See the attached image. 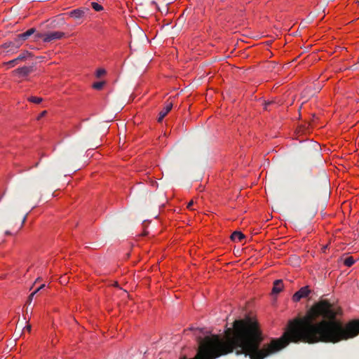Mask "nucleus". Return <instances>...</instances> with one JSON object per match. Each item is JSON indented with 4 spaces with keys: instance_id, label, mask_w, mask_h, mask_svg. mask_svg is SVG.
<instances>
[{
    "instance_id": "b1692460",
    "label": "nucleus",
    "mask_w": 359,
    "mask_h": 359,
    "mask_svg": "<svg viewBox=\"0 0 359 359\" xmlns=\"http://www.w3.org/2000/svg\"><path fill=\"white\" fill-rule=\"evenodd\" d=\"M80 168L78 165H75L73 168L74 172H76V170H79Z\"/></svg>"
},
{
    "instance_id": "2eb2a0df",
    "label": "nucleus",
    "mask_w": 359,
    "mask_h": 359,
    "mask_svg": "<svg viewBox=\"0 0 359 359\" xmlns=\"http://www.w3.org/2000/svg\"><path fill=\"white\" fill-rule=\"evenodd\" d=\"M91 6L95 11H100L103 9V7L96 2H91Z\"/></svg>"
},
{
    "instance_id": "6ab92c4d",
    "label": "nucleus",
    "mask_w": 359,
    "mask_h": 359,
    "mask_svg": "<svg viewBox=\"0 0 359 359\" xmlns=\"http://www.w3.org/2000/svg\"><path fill=\"white\" fill-rule=\"evenodd\" d=\"M21 203H21V201H16V202L15 203V204L13 205V208H14L15 210L18 209V208H19V207L20 206Z\"/></svg>"
},
{
    "instance_id": "f8f14e48",
    "label": "nucleus",
    "mask_w": 359,
    "mask_h": 359,
    "mask_svg": "<svg viewBox=\"0 0 359 359\" xmlns=\"http://www.w3.org/2000/svg\"><path fill=\"white\" fill-rule=\"evenodd\" d=\"M29 102H33V103H35V104H39L42 102L43 99L41 97H34V96H32V97H28L27 99Z\"/></svg>"
},
{
    "instance_id": "6e6552de",
    "label": "nucleus",
    "mask_w": 359,
    "mask_h": 359,
    "mask_svg": "<svg viewBox=\"0 0 359 359\" xmlns=\"http://www.w3.org/2000/svg\"><path fill=\"white\" fill-rule=\"evenodd\" d=\"M244 238L245 235L241 231H234L231 236V239L233 241H241Z\"/></svg>"
},
{
    "instance_id": "393cba45",
    "label": "nucleus",
    "mask_w": 359,
    "mask_h": 359,
    "mask_svg": "<svg viewBox=\"0 0 359 359\" xmlns=\"http://www.w3.org/2000/svg\"><path fill=\"white\" fill-rule=\"evenodd\" d=\"M25 329H27L29 332L31 331L32 327L30 325H28L25 327Z\"/></svg>"
},
{
    "instance_id": "7ed1b4c3",
    "label": "nucleus",
    "mask_w": 359,
    "mask_h": 359,
    "mask_svg": "<svg viewBox=\"0 0 359 359\" xmlns=\"http://www.w3.org/2000/svg\"><path fill=\"white\" fill-rule=\"evenodd\" d=\"M35 70V63H32L29 66H23L15 69L13 72V74L18 75L19 76H26Z\"/></svg>"
},
{
    "instance_id": "423d86ee",
    "label": "nucleus",
    "mask_w": 359,
    "mask_h": 359,
    "mask_svg": "<svg viewBox=\"0 0 359 359\" xmlns=\"http://www.w3.org/2000/svg\"><path fill=\"white\" fill-rule=\"evenodd\" d=\"M172 103L170 102L168 103L163 109L159 112L158 121L161 122L164 117L168 114V113L172 109Z\"/></svg>"
},
{
    "instance_id": "20e7f679",
    "label": "nucleus",
    "mask_w": 359,
    "mask_h": 359,
    "mask_svg": "<svg viewBox=\"0 0 359 359\" xmlns=\"http://www.w3.org/2000/svg\"><path fill=\"white\" fill-rule=\"evenodd\" d=\"M310 293L311 290H309V286L303 287L293 294L292 300L297 302L301 299L306 297Z\"/></svg>"
},
{
    "instance_id": "4468645a",
    "label": "nucleus",
    "mask_w": 359,
    "mask_h": 359,
    "mask_svg": "<svg viewBox=\"0 0 359 359\" xmlns=\"http://www.w3.org/2000/svg\"><path fill=\"white\" fill-rule=\"evenodd\" d=\"M104 84H105L104 81L96 82L93 84V88L95 90H101L103 88V86H104Z\"/></svg>"
},
{
    "instance_id": "f3484780",
    "label": "nucleus",
    "mask_w": 359,
    "mask_h": 359,
    "mask_svg": "<svg viewBox=\"0 0 359 359\" xmlns=\"http://www.w3.org/2000/svg\"><path fill=\"white\" fill-rule=\"evenodd\" d=\"M106 73L105 70L103 69H99L96 72L97 77H100L103 76Z\"/></svg>"
},
{
    "instance_id": "a211bd4d",
    "label": "nucleus",
    "mask_w": 359,
    "mask_h": 359,
    "mask_svg": "<svg viewBox=\"0 0 359 359\" xmlns=\"http://www.w3.org/2000/svg\"><path fill=\"white\" fill-rule=\"evenodd\" d=\"M34 295L35 294H34L32 292L29 295L27 301V304H31Z\"/></svg>"
},
{
    "instance_id": "4be33fe9",
    "label": "nucleus",
    "mask_w": 359,
    "mask_h": 359,
    "mask_svg": "<svg viewBox=\"0 0 359 359\" xmlns=\"http://www.w3.org/2000/svg\"><path fill=\"white\" fill-rule=\"evenodd\" d=\"M72 158L73 162H74L76 161V156L75 153L72 152Z\"/></svg>"
},
{
    "instance_id": "7c9ffc66",
    "label": "nucleus",
    "mask_w": 359,
    "mask_h": 359,
    "mask_svg": "<svg viewBox=\"0 0 359 359\" xmlns=\"http://www.w3.org/2000/svg\"><path fill=\"white\" fill-rule=\"evenodd\" d=\"M39 280H40V278H36L35 283H36L37 281H39Z\"/></svg>"
},
{
    "instance_id": "dca6fc26",
    "label": "nucleus",
    "mask_w": 359,
    "mask_h": 359,
    "mask_svg": "<svg viewBox=\"0 0 359 359\" xmlns=\"http://www.w3.org/2000/svg\"><path fill=\"white\" fill-rule=\"evenodd\" d=\"M276 104L274 101L264 102V109L265 110H270V107L271 105Z\"/></svg>"
},
{
    "instance_id": "f257e3e1",
    "label": "nucleus",
    "mask_w": 359,
    "mask_h": 359,
    "mask_svg": "<svg viewBox=\"0 0 359 359\" xmlns=\"http://www.w3.org/2000/svg\"><path fill=\"white\" fill-rule=\"evenodd\" d=\"M65 36V32L53 31L48 32H37L34 38L36 39H42L44 42H51L61 39Z\"/></svg>"
},
{
    "instance_id": "9b49d317",
    "label": "nucleus",
    "mask_w": 359,
    "mask_h": 359,
    "mask_svg": "<svg viewBox=\"0 0 359 359\" xmlns=\"http://www.w3.org/2000/svg\"><path fill=\"white\" fill-rule=\"evenodd\" d=\"M355 260L353 259V257H348L344 260V264L346 266H351L354 263Z\"/></svg>"
},
{
    "instance_id": "5701e85b",
    "label": "nucleus",
    "mask_w": 359,
    "mask_h": 359,
    "mask_svg": "<svg viewBox=\"0 0 359 359\" xmlns=\"http://www.w3.org/2000/svg\"><path fill=\"white\" fill-rule=\"evenodd\" d=\"M193 204H194V201H191L188 203V205H187V208H188L189 209H191V207L193 205Z\"/></svg>"
},
{
    "instance_id": "39448f33",
    "label": "nucleus",
    "mask_w": 359,
    "mask_h": 359,
    "mask_svg": "<svg viewBox=\"0 0 359 359\" xmlns=\"http://www.w3.org/2000/svg\"><path fill=\"white\" fill-rule=\"evenodd\" d=\"M35 32L36 29L34 28H31L27 30L25 32L18 34L16 36V39H18V42L21 43L22 41L27 39L28 37L35 33Z\"/></svg>"
},
{
    "instance_id": "f03ea898",
    "label": "nucleus",
    "mask_w": 359,
    "mask_h": 359,
    "mask_svg": "<svg viewBox=\"0 0 359 359\" xmlns=\"http://www.w3.org/2000/svg\"><path fill=\"white\" fill-rule=\"evenodd\" d=\"M32 57V54L28 51H24L21 53L16 58L8 61L5 65L9 67H15L21 62L27 61Z\"/></svg>"
},
{
    "instance_id": "0eeeda50",
    "label": "nucleus",
    "mask_w": 359,
    "mask_h": 359,
    "mask_svg": "<svg viewBox=\"0 0 359 359\" xmlns=\"http://www.w3.org/2000/svg\"><path fill=\"white\" fill-rule=\"evenodd\" d=\"M283 281L281 280H276L273 283V287L272 290V292L273 294L279 293L283 289Z\"/></svg>"
},
{
    "instance_id": "cd10ccee",
    "label": "nucleus",
    "mask_w": 359,
    "mask_h": 359,
    "mask_svg": "<svg viewBox=\"0 0 359 359\" xmlns=\"http://www.w3.org/2000/svg\"><path fill=\"white\" fill-rule=\"evenodd\" d=\"M26 219H27V215H25L23 217V219H22V224L25 222Z\"/></svg>"
},
{
    "instance_id": "2f4dec72",
    "label": "nucleus",
    "mask_w": 359,
    "mask_h": 359,
    "mask_svg": "<svg viewBox=\"0 0 359 359\" xmlns=\"http://www.w3.org/2000/svg\"><path fill=\"white\" fill-rule=\"evenodd\" d=\"M99 146V144H95V147L97 148Z\"/></svg>"
},
{
    "instance_id": "412c9836",
    "label": "nucleus",
    "mask_w": 359,
    "mask_h": 359,
    "mask_svg": "<svg viewBox=\"0 0 359 359\" xmlns=\"http://www.w3.org/2000/svg\"><path fill=\"white\" fill-rule=\"evenodd\" d=\"M65 15V14H62V15H60L57 16V19L55 20V21H56V20L57 21V24H59V21H60V20H64L63 16H64Z\"/></svg>"
},
{
    "instance_id": "a878e982",
    "label": "nucleus",
    "mask_w": 359,
    "mask_h": 359,
    "mask_svg": "<svg viewBox=\"0 0 359 359\" xmlns=\"http://www.w3.org/2000/svg\"><path fill=\"white\" fill-rule=\"evenodd\" d=\"M41 290L38 287L36 290H35L32 293L34 294H36L38 292H39Z\"/></svg>"
},
{
    "instance_id": "ddd939ff",
    "label": "nucleus",
    "mask_w": 359,
    "mask_h": 359,
    "mask_svg": "<svg viewBox=\"0 0 359 359\" xmlns=\"http://www.w3.org/2000/svg\"><path fill=\"white\" fill-rule=\"evenodd\" d=\"M36 191H34L33 190H27L25 194V198L26 200H29L34 197Z\"/></svg>"
},
{
    "instance_id": "bb28decb",
    "label": "nucleus",
    "mask_w": 359,
    "mask_h": 359,
    "mask_svg": "<svg viewBox=\"0 0 359 359\" xmlns=\"http://www.w3.org/2000/svg\"><path fill=\"white\" fill-rule=\"evenodd\" d=\"M45 286H46V285H45V284H42L41 285H40V286L39 287V288L40 290H41V289L44 288V287H45Z\"/></svg>"
},
{
    "instance_id": "c756f323",
    "label": "nucleus",
    "mask_w": 359,
    "mask_h": 359,
    "mask_svg": "<svg viewBox=\"0 0 359 359\" xmlns=\"http://www.w3.org/2000/svg\"><path fill=\"white\" fill-rule=\"evenodd\" d=\"M6 235H10V234H11V233H10V231H6Z\"/></svg>"
},
{
    "instance_id": "c85d7f7f",
    "label": "nucleus",
    "mask_w": 359,
    "mask_h": 359,
    "mask_svg": "<svg viewBox=\"0 0 359 359\" xmlns=\"http://www.w3.org/2000/svg\"><path fill=\"white\" fill-rule=\"evenodd\" d=\"M141 34L143 36H146V35L144 34V32H142V30H140V31Z\"/></svg>"
},
{
    "instance_id": "aec40b11",
    "label": "nucleus",
    "mask_w": 359,
    "mask_h": 359,
    "mask_svg": "<svg viewBox=\"0 0 359 359\" xmlns=\"http://www.w3.org/2000/svg\"><path fill=\"white\" fill-rule=\"evenodd\" d=\"M47 114V111H43L37 117V120H40L42 117Z\"/></svg>"
},
{
    "instance_id": "1a4fd4ad",
    "label": "nucleus",
    "mask_w": 359,
    "mask_h": 359,
    "mask_svg": "<svg viewBox=\"0 0 359 359\" xmlns=\"http://www.w3.org/2000/svg\"><path fill=\"white\" fill-rule=\"evenodd\" d=\"M83 13H84V12L83 11L79 10V9H76V10L71 11L69 13V16L74 18L75 19H79L81 18V16H83Z\"/></svg>"
},
{
    "instance_id": "9d476101",
    "label": "nucleus",
    "mask_w": 359,
    "mask_h": 359,
    "mask_svg": "<svg viewBox=\"0 0 359 359\" xmlns=\"http://www.w3.org/2000/svg\"><path fill=\"white\" fill-rule=\"evenodd\" d=\"M20 46V43L18 42V39L15 38L13 41L6 42L4 44V48H9L11 46H14L15 48H18Z\"/></svg>"
}]
</instances>
